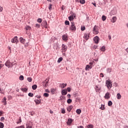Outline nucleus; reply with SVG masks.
Wrapping results in <instances>:
<instances>
[{
    "label": "nucleus",
    "mask_w": 128,
    "mask_h": 128,
    "mask_svg": "<svg viewBox=\"0 0 128 128\" xmlns=\"http://www.w3.org/2000/svg\"><path fill=\"white\" fill-rule=\"evenodd\" d=\"M106 86L108 90H110L111 88H112V80H106Z\"/></svg>",
    "instance_id": "1"
},
{
    "label": "nucleus",
    "mask_w": 128,
    "mask_h": 128,
    "mask_svg": "<svg viewBox=\"0 0 128 128\" xmlns=\"http://www.w3.org/2000/svg\"><path fill=\"white\" fill-rule=\"evenodd\" d=\"M76 24L74 22H71V25L70 27V30H72V32H76Z\"/></svg>",
    "instance_id": "2"
},
{
    "label": "nucleus",
    "mask_w": 128,
    "mask_h": 128,
    "mask_svg": "<svg viewBox=\"0 0 128 128\" xmlns=\"http://www.w3.org/2000/svg\"><path fill=\"white\" fill-rule=\"evenodd\" d=\"M5 66H7V68H12V66H14L13 64L10 62L8 60L5 63Z\"/></svg>",
    "instance_id": "3"
},
{
    "label": "nucleus",
    "mask_w": 128,
    "mask_h": 128,
    "mask_svg": "<svg viewBox=\"0 0 128 128\" xmlns=\"http://www.w3.org/2000/svg\"><path fill=\"white\" fill-rule=\"evenodd\" d=\"M98 28L96 26H94L93 30V34H98Z\"/></svg>",
    "instance_id": "4"
},
{
    "label": "nucleus",
    "mask_w": 128,
    "mask_h": 128,
    "mask_svg": "<svg viewBox=\"0 0 128 128\" xmlns=\"http://www.w3.org/2000/svg\"><path fill=\"white\" fill-rule=\"evenodd\" d=\"M48 80L46 79L42 82L43 86H44V88H48Z\"/></svg>",
    "instance_id": "5"
},
{
    "label": "nucleus",
    "mask_w": 128,
    "mask_h": 128,
    "mask_svg": "<svg viewBox=\"0 0 128 128\" xmlns=\"http://www.w3.org/2000/svg\"><path fill=\"white\" fill-rule=\"evenodd\" d=\"M62 52H66V51L68 50V46L64 44H62Z\"/></svg>",
    "instance_id": "6"
},
{
    "label": "nucleus",
    "mask_w": 128,
    "mask_h": 128,
    "mask_svg": "<svg viewBox=\"0 0 128 128\" xmlns=\"http://www.w3.org/2000/svg\"><path fill=\"white\" fill-rule=\"evenodd\" d=\"M94 42L95 44H98V42L100 41V38L98 36H96L94 38Z\"/></svg>",
    "instance_id": "7"
},
{
    "label": "nucleus",
    "mask_w": 128,
    "mask_h": 128,
    "mask_svg": "<svg viewBox=\"0 0 128 128\" xmlns=\"http://www.w3.org/2000/svg\"><path fill=\"white\" fill-rule=\"evenodd\" d=\"M104 98L106 100H108V98H110V92H107L105 94V96H104Z\"/></svg>",
    "instance_id": "8"
},
{
    "label": "nucleus",
    "mask_w": 128,
    "mask_h": 128,
    "mask_svg": "<svg viewBox=\"0 0 128 128\" xmlns=\"http://www.w3.org/2000/svg\"><path fill=\"white\" fill-rule=\"evenodd\" d=\"M74 18H76V14H73L68 17V20L70 21L74 20Z\"/></svg>",
    "instance_id": "9"
},
{
    "label": "nucleus",
    "mask_w": 128,
    "mask_h": 128,
    "mask_svg": "<svg viewBox=\"0 0 128 128\" xmlns=\"http://www.w3.org/2000/svg\"><path fill=\"white\" fill-rule=\"evenodd\" d=\"M18 36H15L14 37L12 40V42L14 44H16L18 42Z\"/></svg>",
    "instance_id": "10"
},
{
    "label": "nucleus",
    "mask_w": 128,
    "mask_h": 128,
    "mask_svg": "<svg viewBox=\"0 0 128 128\" xmlns=\"http://www.w3.org/2000/svg\"><path fill=\"white\" fill-rule=\"evenodd\" d=\"M84 38L88 40L90 38V34H85L84 36Z\"/></svg>",
    "instance_id": "11"
},
{
    "label": "nucleus",
    "mask_w": 128,
    "mask_h": 128,
    "mask_svg": "<svg viewBox=\"0 0 128 128\" xmlns=\"http://www.w3.org/2000/svg\"><path fill=\"white\" fill-rule=\"evenodd\" d=\"M100 88H101L100 86H96L95 87V90L96 92H100Z\"/></svg>",
    "instance_id": "12"
},
{
    "label": "nucleus",
    "mask_w": 128,
    "mask_h": 128,
    "mask_svg": "<svg viewBox=\"0 0 128 128\" xmlns=\"http://www.w3.org/2000/svg\"><path fill=\"white\" fill-rule=\"evenodd\" d=\"M20 40L22 44H26V39L22 38V37H20Z\"/></svg>",
    "instance_id": "13"
},
{
    "label": "nucleus",
    "mask_w": 128,
    "mask_h": 128,
    "mask_svg": "<svg viewBox=\"0 0 128 128\" xmlns=\"http://www.w3.org/2000/svg\"><path fill=\"white\" fill-rule=\"evenodd\" d=\"M72 106H70L67 107V110L68 112H70L72 110Z\"/></svg>",
    "instance_id": "14"
},
{
    "label": "nucleus",
    "mask_w": 128,
    "mask_h": 128,
    "mask_svg": "<svg viewBox=\"0 0 128 128\" xmlns=\"http://www.w3.org/2000/svg\"><path fill=\"white\" fill-rule=\"evenodd\" d=\"M116 20H118L116 16H114L113 18H112L111 22H116Z\"/></svg>",
    "instance_id": "15"
},
{
    "label": "nucleus",
    "mask_w": 128,
    "mask_h": 128,
    "mask_svg": "<svg viewBox=\"0 0 128 128\" xmlns=\"http://www.w3.org/2000/svg\"><path fill=\"white\" fill-rule=\"evenodd\" d=\"M92 66H90V65H86L85 68L86 70H88V68H90V70L91 68H92Z\"/></svg>",
    "instance_id": "16"
},
{
    "label": "nucleus",
    "mask_w": 128,
    "mask_h": 128,
    "mask_svg": "<svg viewBox=\"0 0 128 128\" xmlns=\"http://www.w3.org/2000/svg\"><path fill=\"white\" fill-rule=\"evenodd\" d=\"M62 94L63 96H66L68 94V91L64 90H62Z\"/></svg>",
    "instance_id": "17"
},
{
    "label": "nucleus",
    "mask_w": 128,
    "mask_h": 128,
    "mask_svg": "<svg viewBox=\"0 0 128 128\" xmlns=\"http://www.w3.org/2000/svg\"><path fill=\"white\" fill-rule=\"evenodd\" d=\"M63 40H68V36L64 34L62 36Z\"/></svg>",
    "instance_id": "18"
},
{
    "label": "nucleus",
    "mask_w": 128,
    "mask_h": 128,
    "mask_svg": "<svg viewBox=\"0 0 128 128\" xmlns=\"http://www.w3.org/2000/svg\"><path fill=\"white\" fill-rule=\"evenodd\" d=\"M2 102H4V106H6V98L4 97L2 100Z\"/></svg>",
    "instance_id": "19"
},
{
    "label": "nucleus",
    "mask_w": 128,
    "mask_h": 128,
    "mask_svg": "<svg viewBox=\"0 0 128 128\" xmlns=\"http://www.w3.org/2000/svg\"><path fill=\"white\" fill-rule=\"evenodd\" d=\"M72 120L69 118L68 119V121L67 122V124H72Z\"/></svg>",
    "instance_id": "20"
},
{
    "label": "nucleus",
    "mask_w": 128,
    "mask_h": 128,
    "mask_svg": "<svg viewBox=\"0 0 128 128\" xmlns=\"http://www.w3.org/2000/svg\"><path fill=\"white\" fill-rule=\"evenodd\" d=\"M26 30H32V27L28 26H26Z\"/></svg>",
    "instance_id": "21"
},
{
    "label": "nucleus",
    "mask_w": 128,
    "mask_h": 128,
    "mask_svg": "<svg viewBox=\"0 0 128 128\" xmlns=\"http://www.w3.org/2000/svg\"><path fill=\"white\" fill-rule=\"evenodd\" d=\"M117 98L118 100H120V98H122V95H120V94L118 93L117 94Z\"/></svg>",
    "instance_id": "22"
},
{
    "label": "nucleus",
    "mask_w": 128,
    "mask_h": 128,
    "mask_svg": "<svg viewBox=\"0 0 128 128\" xmlns=\"http://www.w3.org/2000/svg\"><path fill=\"white\" fill-rule=\"evenodd\" d=\"M76 114H80V112H82V110H80V109H78L76 110Z\"/></svg>",
    "instance_id": "23"
},
{
    "label": "nucleus",
    "mask_w": 128,
    "mask_h": 128,
    "mask_svg": "<svg viewBox=\"0 0 128 128\" xmlns=\"http://www.w3.org/2000/svg\"><path fill=\"white\" fill-rule=\"evenodd\" d=\"M27 80H28L29 82H32V77H28L27 78Z\"/></svg>",
    "instance_id": "24"
},
{
    "label": "nucleus",
    "mask_w": 128,
    "mask_h": 128,
    "mask_svg": "<svg viewBox=\"0 0 128 128\" xmlns=\"http://www.w3.org/2000/svg\"><path fill=\"white\" fill-rule=\"evenodd\" d=\"M38 88V86H36V84H34L32 86V90H36V88Z\"/></svg>",
    "instance_id": "25"
},
{
    "label": "nucleus",
    "mask_w": 128,
    "mask_h": 128,
    "mask_svg": "<svg viewBox=\"0 0 128 128\" xmlns=\"http://www.w3.org/2000/svg\"><path fill=\"white\" fill-rule=\"evenodd\" d=\"M66 86V84H61V88H64Z\"/></svg>",
    "instance_id": "26"
},
{
    "label": "nucleus",
    "mask_w": 128,
    "mask_h": 128,
    "mask_svg": "<svg viewBox=\"0 0 128 128\" xmlns=\"http://www.w3.org/2000/svg\"><path fill=\"white\" fill-rule=\"evenodd\" d=\"M42 24L44 26H46V24H48V22H46V20L43 21Z\"/></svg>",
    "instance_id": "27"
},
{
    "label": "nucleus",
    "mask_w": 128,
    "mask_h": 128,
    "mask_svg": "<svg viewBox=\"0 0 128 128\" xmlns=\"http://www.w3.org/2000/svg\"><path fill=\"white\" fill-rule=\"evenodd\" d=\"M100 50L102 52H105L106 51V46H103L102 48H100Z\"/></svg>",
    "instance_id": "28"
},
{
    "label": "nucleus",
    "mask_w": 128,
    "mask_h": 128,
    "mask_svg": "<svg viewBox=\"0 0 128 128\" xmlns=\"http://www.w3.org/2000/svg\"><path fill=\"white\" fill-rule=\"evenodd\" d=\"M24 76L22 75L20 76L19 77V80H24Z\"/></svg>",
    "instance_id": "29"
},
{
    "label": "nucleus",
    "mask_w": 128,
    "mask_h": 128,
    "mask_svg": "<svg viewBox=\"0 0 128 128\" xmlns=\"http://www.w3.org/2000/svg\"><path fill=\"white\" fill-rule=\"evenodd\" d=\"M34 102L36 104H40V100H34Z\"/></svg>",
    "instance_id": "30"
},
{
    "label": "nucleus",
    "mask_w": 128,
    "mask_h": 128,
    "mask_svg": "<svg viewBox=\"0 0 128 128\" xmlns=\"http://www.w3.org/2000/svg\"><path fill=\"white\" fill-rule=\"evenodd\" d=\"M102 19L104 22V20H106V16H102Z\"/></svg>",
    "instance_id": "31"
},
{
    "label": "nucleus",
    "mask_w": 128,
    "mask_h": 128,
    "mask_svg": "<svg viewBox=\"0 0 128 128\" xmlns=\"http://www.w3.org/2000/svg\"><path fill=\"white\" fill-rule=\"evenodd\" d=\"M21 90H22V92H26V90H28V88H21Z\"/></svg>",
    "instance_id": "32"
},
{
    "label": "nucleus",
    "mask_w": 128,
    "mask_h": 128,
    "mask_svg": "<svg viewBox=\"0 0 128 128\" xmlns=\"http://www.w3.org/2000/svg\"><path fill=\"white\" fill-rule=\"evenodd\" d=\"M54 92H55L54 88H51L50 92H52V94H54Z\"/></svg>",
    "instance_id": "33"
},
{
    "label": "nucleus",
    "mask_w": 128,
    "mask_h": 128,
    "mask_svg": "<svg viewBox=\"0 0 128 128\" xmlns=\"http://www.w3.org/2000/svg\"><path fill=\"white\" fill-rule=\"evenodd\" d=\"M86 128H94V126H92V124H89L87 126Z\"/></svg>",
    "instance_id": "34"
},
{
    "label": "nucleus",
    "mask_w": 128,
    "mask_h": 128,
    "mask_svg": "<svg viewBox=\"0 0 128 128\" xmlns=\"http://www.w3.org/2000/svg\"><path fill=\"white\" fill-rule=\"evenodd\" d=\"M4 123L0 122V128H4Z\"/></svg>",
    "instance_id": "35"
},
{
    "label": "nucleus",
    "mask_w": 128,
    "mask_h": 128,
    "mask_svg": "<svg viewBox=\"0 0 128 128\" xmlns=\"http://www.w3.org/2000/svg\"><path fill=\"white\" fill-rule=\"evenodd\" d=\"M26 128H32V126H30L29 124H26Z\"/></svg>",
    "instance_id": "36"
},
{
    "label": "nucleus",
    "mask_w": 128,
    "mask_h": 128,
    "mask_svg": "<svg viewBox=\"0 0 128 128\" xmlns=\"http://www.w3.org/2000/svg\"><path fill=\"white\" fill-rule=\"evenodd\" d=\"M44 96L45 98H48L50 94L48 93H44Z\"/></svg>",
    "instance_id": "37"
},
{
    "label": "nucleus",
    "mask_w": 128,
    "mask_h": 128,
    "mask_svg": "<svg viewBox=\"0 0 128 128\" xmlns=\"http://www.w3.org/2000/svg\"><path fill=\"white\" fill-rule=\"evenodd\" d=\"M108 106H112V101H109L108 102Z\"/></svg>",
    "instance_id": "38"
},
{
    "label": "nucleus",
    "mask_w": 128,
    "mask_h": 128,
    "mask_svg": "<svg viewBox=\"0 0 128 128\" xmlns=\"http://www.w3.org/2000/svg\"><path fill=\"white\" fill-rule=\"evenodd\" d=\"M62 60V58L60 57V58L58 60V62L60 63V62Z\"/></svg>",
    "instance_id": "39"
},
{
    "label": "nucleus",
    "mask_w": 128,
    "mask_h": 128,
    "mask_svg": "<svg viewBox=\"0 0 128 128\" xmlns=\"http://www.w3.org/2000/svg\"><path fill=\"white\" fill-rule=\"evenodd\" d=\"M64 24L66 26H70V22L68 20H66Z\"/></svg>",
    "instance_id": "40"
},
{
    "label": "nucleus",
    "mask_w": 128,
    "mask_h": 128,
    "mask_svg": "<svg viewBox=\"0 0 128 128\" xmlns=\"http://www.w3.org/2000/svg\"><path fill=\"white\" fill-rule=\"evenodd\" d=\"M37 22H38L40 23L42 22V18H40L38 19Z\"/></svg>",
    "instance_id": "41"
},
{
    "label": "nucleus",
    "mask_w": 128,
    "mask_h": 128,
    "mask_svg": "<svg viewBox=\"0 0 128 128\" xmlns=\"http://www.w3.org/2000/svg\"><path fill=\"white\" fill-rule=\"evenodd\" d=\"M52 4H50L49 5L48 10H52Z\"/></svg>",
    "instance_id": "42"
},
{
    "label": "nucleus",
    "mask_w": 128,
    "mask_h": 128,
    "mask_svg": "<svg viewBox=\"0 0 128 128\" xmlns=\"http://www.w3.org/2000/svg\"><path fill=\"white\" fill-rule=\"evenodd\" d=\"M72 100L71 99H68V100H67V102H68V104H71V103H72Z\"/></svg>",
    "instance_id": "43"
},
{
    "label": "nucleus",
    "mask_w": 128,
    "mask_h": 128,
    "mask_svg": "<svg viewBox=\"0 0 128 128\" xmlns=\"http://www.w3.org/2000/svg\"><path fill=\"white\" fill-rule=\"evenodd\" d=\"M28 96L32 98V96H34V94L30 92L28 94Z\"/></svg>",
    "instance_id": "44"
},
{
    "label": "nucleus",
    "mask_w": 128,
    "mask_h": 128,
    "mask_svg": "<svg viewBox=\"0 0 128 128\" xmlns=\"http://www.w3.org/2000/svg\"><path fill=\"white\" fill-rule=\"evenodd\" d=\"M100 108L102 110H104V105L102 104V106Z\"/></svg>",
    "instance_id": "45"
},
{
    "label": "nucleus",
    "mask_w": 128,
    "mask_h": 128,
    "mask_svg": "<svg viewBox=\"0 0 128 128\" xmlns=\"http://www.w3.org/2000/svg\"><path fill=\"white\" fill-rule=\"evenodd\" d=\"M62 114H66V110L64 108H62Z\"/></svg>",
    "instance_id": "46"
},
{
    "label": "nucleus",
    "mask_w": 128,
    "mask_h": 128,
    "mask_svg": "<svg viewBox=\"0 0 128 128\" xmlns=\"http://www.w3.org/2000/svg\"><path fill=\"white\" fill-rule=\"evenodd\" d=\"M80 4H84L86 2V1L84 0H80Z\"/></svg>",
    "instance_id": "47"
},
{
    "label": "nucleus",
    "mask_w": 128,
    "mask_h": 128,
    "mask_svg": "<svg viewBox=\"0 0 128 128\" xmlns=\"http://www.w3.org/2000/svg\"><path fill=\"white\" fill-rule=\"evenodd\" d=\"M86 30V27L84 26H82L81 27V30Z\"/></svg>",
    "instance_id": "48"
},
{
    "label": "nucleus",
    "mask_w": 128,
    "mask_h": 128,
    "mask_svg": "<svg viewBox=\"0 0 128 128\" xmlns=\"http://www.w3.org/2000/svg\"><path fill=\"white\" fill-rule=\"evenodd\" d=\"M114 10H112L111 12H110V16H112L114 14Z\"/></svg>",
    "instance_id": "49"
},
{
    "label": "nucleus",
    "mask_w": 128,
    "mask_h": 128,
    "mask_svg": "<svg viewBox=\"0 0 128 128\" xmlns=\"http://www.w3.org/2000/svg\"><path fill=\"white\" fill-rule=\"evenodd\" d=\"M4 114V111H0V116H2Z\"/></svg>",
    "instance_id": "50"
},
{
    "label": "nucleus",
    "mask_w": 128,
    "mask_h": 128,
    "mask_svg": "<svg viewBox=\"0 0 128 128\" xmlns=\"http://www.w3.org/2000/svg\"><path fill=\"white\" fill-rule=\"evenodd\" d=\"M0 122H4V117H2L1 118Z\"/></svg>",
    "instance_id": "51"
},
{
    "label": "nucleus",
    "mask_w": 128,
    "mask_h": 128,
    "mask_svg": "<svg viewBox=\"0 0 128 128\" xmlns=\"http://www.w3.org/2000/svg\"><path fill=\"white\" fill-rule=\"evenodd\" d=\"M40 24H36V28H40Z\"/></svg>",
    "instance_id": "52"
},
{
    "label": "nucleus",
    "mask_w": 128,
    "mask_h": 128,
    "mask_svg": "<svg viewBox=\"0 0 128 128\" xmlns=\"http://www.w3.org/2000/svg\"><path fill=\"white\" fill-rule=\"evenodd\" d=\"M100 78H104V74L100 73Z\"/></svg>",
    "instance_id": "53"
},
{
    "label": "nucleus",
    "mask_w": 128,
    "mask_h": 128,
    "mask_svg": "<svg viewBox=\"0 0 128 128\" xmlns=\"http://www.w3.org/2000/svg\"><path fill=\"white\" fill-rule=\"evenodd\" d=\"M22 122V118H20L18 122H17V124H20Z\"/></svg>",
    "instance_id": "54"
},
{
    "label": "nucleus",
    "mask_w": 128,
    "mask_h": 128,
    "mask_svg": "<svg viewBox=\"0 0 128 128\" xmlns=\"http://www.w3.org/2000/svg\"><path fill=\"white\" fill-rule=\"evenodd\" d=\"M16 128H24V126H20L16 127Z\"/></svg>",
    "instance_id": "55"
},
{
    "label": "nucleus",
    "mask_w": 128,
    "mask_h": 128,
    "mask_svg": "<svg viewBox=\"0 0 128 128\" xmlns=\"http://www.w3.org/2000/svg\"><path fill=\"white\" fill-rule=\"evenodd\" d=\"M67 90H68V92H70V88H68Z\"/></svg>",
    "instance_id": "56"
},
{
    "label": "nucleus",
    "mask_w": 128,
    "mask_h": 128,
    "mask_svg": "<svg viewBox=\"0 0 128 128\" xmlns=\"http://www.w3.org/2000/svg\"><path fill=\"white\" fill-rule=\"evenodd\" d=\"M4 64H0V70L4 66Z\"/></svg>",
    "instance_id": "57"
},
{
    "label": "nucleus",
    "mask_w": 128,
    "mask_h": 128,
    "mask_svg": "<svg viewBox=\"0 0 128 128\" xmlns=\"http://www.w3.org/2000/svg\"><path fill=\"white\" fill-rule=\"evenodd\" d=\"M45 92H50V90H48V89H46V90H45Z\"/></svg>",
    "instance_id": "58"
},
{
    "label": "nucleus",
    "mask_w": 128,
    "mask_h": 128,
    "mask_svg": "<svg viewBox=\"0 0 128 128\" xmlns=\"http://www.w3.org/2000/svg\"><path fill=\"white\" fill-rule=\"evenodd\" d=\"M67 96L68 98H70V94H68Z\"/></svg>",
    "instance_id": "59"
},
{
    "label": "nucleus",
    "mask_w": 128,
    "mask_h": 128,
    "mask_svg": "<svg viewBox=\"0 0 128 128\" xmlns=\"http://www.w3.org/2000/svg\"><path fill=\"white\" fill-rule=\"evenodd\" d=\"M3 8L2 7L0 6V12H2Z\"/></svg>",
    "instance_id": "60"
},
{
    "label": "nucleus",
    "mask_w": 128,
    "mask_h": 128,
    "mask_svg": "<svg viewBox=\"0 0 128 128\" xmlns=\"http://www.w3.org/2000/svg\"><path fill=\"white\" fill-rule=\"evenodd\" d=\"M92 4L94 5V6H95V7H96V3H92Z\"/></svg>",
    "instance_id": "61"
},
{
    "label": "nucleus",
    "mask_w": 128,
    "mask_h": 128,
    "mask_svg": "<svg viewBox=\"0 0 128 128\" xmlns=\"http://www.w3.org/2000/svg\"><path fill=\"white\" fill-rule=\"evenodd\" d=\"M78 128H84V126H78Z\"/></svg>",
    "instance_id": "62"
},
{
    "label": "nucleus",
    "mask_w": 128,
    "mask_h": 128,
    "mask_svg": "<svg viewBox=\"0 0 128 128\" xmlns=\"http://www.w3.org/2000/svg\"><path fill=\"white\" fill-rule=\"evenodd\" d=\"M108 40H112V36H108Z\"/></svg>",
    "instance_id": "63"
},
{
    "label": "nucleus",
    "mask_w": 128,
    "mask_h": 128,
    "mask_svg": "<svg viewBox=\"0 0 128 128\" xmlns=\"http://www.w3.org/2000/svg\"><path fill=\"white\" fill-rule=\"evenodd\" d=\"M126 52H128V48H126Z\"/></svg>",
    "instance_id": "64"
}]
</instances>
